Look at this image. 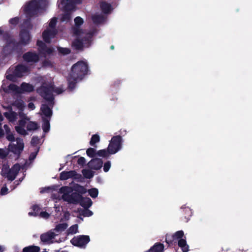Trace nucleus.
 Instances as JSON below:
<instances>
[{
  "label": "nucleus",
  "mask_w": 252,
  "mask_h": 252,
  "mask_svg": "<svg viewBox=\"0 0 252 252\" xmlns=\"http://www.w3.org/2000/svg\"><path fill=\"white\" fill-rule=\"evenodd\" d=\"M122 139L120 136L113 137L108 147V151L109 154H114L118 152L121 148Z\"/></svg>",
  "instance_id": "nucleus-12"
},
{
  "label": "nucleus",
  "mask_w": 252,
  "mask_h": 252,
  "mask_svg": "<svg viewBox=\"0 0 252 252\" xmlns=\"http://www.w3.org/2000/svg\"><path fill=\"white\" fill-rule=\"evenodd\" d=\"M111 49H114V46H113V45H112V46H111Z\"/></svg>",
  "instance_id": "nucleus-58"
},
{
  "label": "nucleus",
  "mask_w": 252,
  "mask_h": 252,
  "mask_svg": "<svg viewBox=\"0 0 252 252\" xmlns=\"http://www.w3.org/2000/svg\"><path fill=\"white\" fill-rule=\"evenodd\" d=\"M88 192L90 194V195L92 197V198H95L98 195V190L97 189H95V188H93L91 189H89L88 190Z\"/></svg>",
  "instance_id": "nucleus-37"
},
{
  "label": "nucleus",
  "mask_w": 252,
  "mask_h": 252,
  "mask_svg": "<svg viewBox=\"0 0 252 252\" xmlns=\"http://www.w3.org/2000/svg\"><path fill=\"white\" fill-rule=\"evenodd\" d=\"M86 153L89 157L91 158L94 157L95 154V150L92 148H89L87 150Z\"/></svg>",
  "instance_id": "nucleus-40"
},
{
  "label": "nucleus",
  "mask_w": 252,
  "mask_h": 252,
  "mask_svg": "<svg viewBox=\"0 0 252 252\" xmlns=\"http://www.w3.org/2000/svg\"><path fill=\"white\" fill-rule=\"evenodd\" d=\"M175 240H178V246L182 249L183 252L189 251V246L187 244L186 237L184 232L182 230L176 232L173 236Z\"/></svg>",
  "instance_id": "nucleus-13"
},
{
  "label": "nucleus",
  "mask_w": 252,
  "mask_h": 252,
  "mask_svg": "<svg viewBox=\"0 0 252 252\" xmlns=\"http://www.w3.org/2000/svg\"><path fill=\"white\" fill-rule=\"evenodd\" d=\"M20 169V166L18 164L14 165L10 169L8 166L4 165L1 170V175L6 177L8 180L13 181L15 179Z\"/></svg>",
  "instance_id": "nucleus-11"
},
{
  "label": "nucleus",
  "mask_w": 252,
  "mask_h": 252,
  "mask_svg": "<svg viewBox=\"0 0 252 252\" xmlns=\"http://www.w3.org/2000/svg\"><path fill=\"white\" fill-rule=\"evenodd\" d=\"M55 208L56 209V211H59V207H58L56 205H55Z\"/></svg>",
  "instance_id": "nucleus-57"
},
{
  "label": "nucleus",
  "mask_w": 252,
  "mask_h": 252,
  "mask_svg": "<svg viewBox=\"0 0 252 252\" xmlns=\"http://www.w3.org/2000/svg\"><path fill=\"white\" fill-rule=\"evenodd\" d=\"M19 21V19L18 18H14L10 20L9 22L10 24L12 25L16 24Z\"/></svg>",
  "instance_id": "nucleus-48"
},
{
  "label": "nucleus",
  "mask_w": 252,
  "mask_h": 252,
  "mask_svg": "<svg viewBox=\"0 0 252 252\" xmlns=\"http://www.w3.org/2000/svg\"><path fill=\"white\" fill-rule=\"evenodd\" d=\"M99 141V136L97 134H94L93 135L91 140L90 141V144L91 145H94L96 142H98Z\"/></svg>",
  "instance_id": "nucleus-39"
},
{
  "label": "nucleus",
  "mask_w": 252,
  "mask_h": 252,
  "mask_svg": "<svg viewBox=\"0 0 252 252\" xmlns=\"http://www.w3.org/2000/svg\"><path fill=\"white\" fill-rule=\"evenodd\" d=\"M12 106L13 107H16L20 111L19 113H23L22 111L24 110L25 104L23 100H17L13 103Z\"/></svg>",
  "instance_id": "nucleus-28"
},
{
  "label": "nucleus",
  "mask_w": 252,
  "mask_h": 252,
  "mask_svg": "<svg viewBox=\"0 0 252 252\" xmlns=\"http://www.w3.org/2000/svg\"><path fill=\"white\" fill-rule=\"evenodd\" d=\"M166 243H169V242L168 241L167 238L166 239Z\"/></svg>",
  "instance_id": "nucleus-60"
},
{
  "label": "nucleus",
  "mask_w": 252,
  "mask_h": 252,
  "mask_svg": "<svg viewBox=\"0 0 252 252\" xmlns=\"http://www.w3.org/2000/svg\"><path fill=\"white\" fill-rule=\"evenodd\" d=\"M86 162V159L83 157H80L78 159V163L80 165H83Z\"/></svg>",
  "instance_id": "nucleus-47"
},
{
  "label": "nucleus",
  "mask_w": 252,
  "mask_h": 252,
  "mask_svg": "<svg viewBox=\"0 0 252 252\" xmlns=\"http://www.w3.org/2000/svg\"><path fill=\"white\" fill-rule=\"evenodd\" d=\"M80 205L85 208H88L92 205V201L89 197L82 198L81 196V198L79 200Z\"/></svg>",
  "instance_id": "nucleus-23"
},
{
  "label": "nucleus",
  "mask_w": 252,
  "mask_h": 252,
  "mask_svg": "<svg viewBox=\"0 0 252 252\" xmlns=\"http://www.w3.org/2000/svg\"><path fill=\"white\" fill-rule=\"evenodd\" d=\"M23 59L28 63H35L38 61L39 57L34 53L28 52L24 55Z\"/></svg>",
  "instance_id": "nucleus-21"
},
{
  "label": "nucleus",
  "mask_w": 252,
  "mask_h": 252,
  "mask_svg": "<svg viewBox=\"0 0 252 252\" xmlns=\"http://www.w3.org/2000/svg\"><path fill=\"white\" fill-rule=\"evenodd\" d=\"M60 179L62 180H65L69 179V176H68V174H66L65 171H63L60 174Z\"/></svg>",
  "instance_id": "nucleus-43"
},
{
  "label": "nucleus",
  "mask_w": 252,
  "mask_h": 252,
  "mask_svg": "<svg viewBox=\"0 0 252 252\" xmlns=\"http://www.w3.org/2000/svg\"><path fill=\"white\" fill-rule=\"evenodd\" d=\"M34 89V86L32 85L26 83H23L20 87V93H24V92H31Z\"/></svg>",
  "instance_id": "nucleus-24"
},
{
  "label": "nucleus",
  "mask_w": 252,
  "mask_h": 252,
  "mask_svg": "<svg viewBox=\"0 0 252 252\" xmlns=\"http://www.w3.org/2000/svg\"><path fill=\"white\" fill-rule=\"evenodd\" d=\"M109 154V153L108 150L106 151V150H99L96 153V155H97L98 156L103 157H107L108 156Z\"/></svg>",
  "instance_id": "nucleus-38"
},
{
  "label": "nucleus",
  "mask_w": 252,
  "mask_h": 252,
  "mask_svg": "<svg viewBox=\"0 0 252 252\" xmlns=\"http://www.w3.org/2000/svg\"><path fill=\"white\" fill-rule=\"evenodd\" d=\"M67 224L65 223L59 224L56 225L55 228L54 229V231L59 233L64 230L67 227Z\"/></svg>",
  "instance_id": "nucleus-31"
},
{
  "label": "nucleus",
  "mask_w": 252,
  "mask_h": 252,
  "mask_svg": "<svg viewBox=\"0 0 252 252\" xmlns=\"http://www.w3.org/2000/svg\"><path fill=\"white\" fill-rule=\"evenodd\" d=\"M66 174H68V176L69 178L74 177L76 175V172L75 171H65Z\"/></svg>",
  "instance_id": "nucleus-45"
},
{
  "label": "nucleus",
  "mask_w": 252,
  "mask_h": 252,
  "mask_svg": "<svg viewBox=\"0 0 252 252\" xmlns=\"http://www.w3.org/2000/svg\"><path fill=\"white\" fill-rule=\"evenodd\" d=\"M58 51L63 55H66L70 53V50L66 48H58Z\"/></svg>",
  "instance_id": "nucleus-41"
},
{
  "label": "nucleus",
  "mask_w": 252,
  "mask_h": 252,
  "mask_svg": "<svg viewBox=\"0 0 252 252\" xmlns=\"http://www.w3.org/2000/svg\"><path fill=\"white\" fill-rule=\"evenodd\" d=\"M83 214L85 217H90L93 215V212L89 210H86L83 212Z\"/></svg>",
  "instance_id": "nucleus-46"
},
{
  "label": "nucleus",
  "mask_w": 252,
  "mask_h": 252,
  "mask_svg": "<svg viewBox=\"0 0 252 252\" xmlns=\"http://www.w3.org/2000/svg\"><path fill=\"white\" fill-rule=\"evenodd\" d=\"M8 154L7 151L6 150L0 149V158H3Z\"/></svg>",
  "instance_id": "nucleus-44"
},
{
  "label": "nucleus",
  "mask_w": 252,
  "mask_h": 252,
  "mask_svg": "<svg viewBox=\"0 0 252 252\" xmlns=\"http://www.w3.org/2000/svg\"><path fill=\"white\" fill-rule=\"evenodd\" d=\"M37 45L39 47V51L40 54H43L44 55H50L53 51V49L47 48L41 41H38Z\"/></svg>",
  "instance_id": "nucleus-19"
},
{
  "label": "nucleus",
  "mask_w": 252,
  "mask_h": 252,
  "mask_svg": "<svg viewBox=\"0 0 252 252\" xmlns=\"http://www.w3.org/2000/svg\"><path fill=\"white\" fill-rule=\"evenodd\" d=\"M40 248L37 246H31L25 248L23 249V252H38Z\"/></svg>",
  "instance_id": "nucleus-32"
},
{
  "label": "nucleus",
  "mask_w": 252,
  "mask_h": 252,
  "mask_svg": "<svg viewBox=\"0 0 252 252\" xmlns=\"http://www.w3.org/2000/svg\"><path fill=\"white\" fill-rule=\"evenodd\" d=\"M56 23V18H53L50 21L48 27L42 33L43 38L47 43H50L51 39L54 38L57 34V31L55 29Z\"/></svg>",
  "instance_id": "nucleus-10"
},
{
  "label": "nucleus",
  "mask_w": 252,
  "mask_h": 252,
  "mask_svg": "<svg viewBox=\"0 0 252 252\" xmlns=\"http://www.w3.org/2000/svg\"><path fill=\"white\" fill-rule=\"evenodd\" d=\"M57 234L52 231L44 233L41 236V240L43 242L51 243L53 242V239Z\"/></svg>",
  "instance_id": "nucleus-20"
},
{
  "label": "nucleus",
  "mask_w": 252,
  "mask_h": 252,
  "mask_svg": "<svg viewBox=\"0 0 252 252\" xmlns=\"http://www.w3.org/2000/svg\"><path fill=\"white\" fill-rule=\"evenodd\" d=\"M8 189L6 188V187H3L1 189V194L2 195H5L7 193Z\"/></svg>",
  "instance_id": "nucleus-51"
},
{
  "label": "nucleus",
  "mask_w": 252,
  "mask_h": 252,
  "mask_svg": "<svg viewBox=\"0 0 252 252\" xmlns=\"http://www.w3.org/2000/svg\"><path fill=\"white\" fill-rule=\"evenodd\" d=\"M39 81L41 82L42 85L37 90V93L48 101V105L50 106H52L54 104L53 102L54 99L53 93L60 94L63 92V89L62 88H57L54 89L51 81L46 82L44 78L40 77Z\"/></svg>",
  "instance_id": "nucleus-3"
},
{
  "label": "nucleus",
  "mask_w": 252,
  "mask_h": 252,
  "mask_svg": "<svg viewBox=\"0 0 252 252\" xmlns=\"http://www.w3.org/2000/svg\"><path fill=\"white\" fill-rule=\"evenodd\" d=\"M75 26L72 29L74 41L72 46L76 49H81L84 47L89 45L91 34L86 33L80 28L84 23L83 19L80 17H77L74 19Z\"/></svg>",
  "instance_id": "nucleus-1"
},
{
  "label": "nucleus",
  "mask_w": 252,
  "mask_h": 252,
  "mask_svg": "<svg viewBox=\"0 0 252 252\" xmlns=\"http://www.w3.org/2000/svg\"><path fill=\"white\" fill-rule=\"evenodd\" d=\"M4 115L10 122H14L16 121L17 119V114L12 110L5 112Z\"/></svg>",
  "instance_id": "nucleus-25"
},
{
  "label": "nucleus",
  "mask_w": 252,
  "mask_h": 252,
  "mask_svg": "<svg viewBox=\"0 0 252 252\" xmlns=\"http://www.w3.org/2000/svg\"><path fill=\"white\" fill-rule=\"evenodd\" d=\"M103 162L101 159L94 158L88 163V166L92 169L97 170L102 166Z\"/></svg>",
  "instance_id": "nucleus-22"
},
{
  "label": "nucleus",
  "mask_w": 252,
  "mask_h": 252,
  "mask_svg": "<svg viewBox=\"0 0 252 252\" xmlns=\"http://www.w3.org/2000/svg\"><path fill=\"white\" fill-rule=\"evenodd\" d=\"M4 135V132L2 128H0V137Z\"/></svg>",
  "instance_id": "nucleus-55"
},
{
  "label": "nucleus",
  "mask_w": 252,
  "mask_h": 252,
  "mask_svg": "<svg viewBox=\"0 0 252 252\" xmlns=\"http://www.w3.org/2000/svg\"><path fill=\"white\" fill-rule=\"evenodd\" d=\"M78 226L77 224H74L70 226L67 230L68 234H74L78 232Z\"/></svg>",
  "instance_id": "nucleus-35"
},
{
  "label": "nucleus",
  "mask_w": 252,
  "mask_h": 252,
  "mask_svg": "<svg viewBox=\"0 0 252 252\" xmlns=\"http://www.w3.org/2000/svg\"><path fill=\"white\" fill-rule=\"evenodd\" d=\"M77 190L80 193H84L86 192L87 190L86 189L83 188V187L79 186L77 189Z\"/></svg>",
  "instance_id": "nucleus-50"
},
{
  "label": "nucleus",
  "mask_w": 252,
  "mask_h": 252,
  "mask_svg": "<svg viewBox=\"0 0 252 252\" xmlns=\"http://www.w3.org/2000/svg\"><path fill=\"white\" fill-rule=\"evenodd\" d=\"M42 128L44 132H47L50 129V124L49 122L47 120H43V124L42 125Z\"/></svg>",
  "instance_id": "nucleus-36"
},
{
  "label": "nucleus",
  "mask_w": 252,
  "mask_h": 252,
  "mask_svg": "<svg viewBox=\"0 0 252 252\" xmlns=\"http://www.w3.org/2000/svg\"><path fill=\"white\" fill-rule=\"evenodd\" d=\"M4 129L5 131V132L7 134L6 139L10 141L14 142L15 138L13 134L10 132V128L7 125H5L3 126Z\"/></svg>",
  "instance_id": "nucleus-29"
},
{
  "label": "nucleus",
  "mask_w": 252,
  "mask_h": 252,
  "mask_svg": "<svg viewBox=\"0 0 252 252\" xmlns=\"http://www.w3.org/2000/svg\"><path fill=\"white\" fill-rule=\"evenodd\" d=\"M100 6L102 10L105 13H108L112 10L111 5L106 2H102Z\"/></svg>",
  "instance_id": "nucleus-30"
},
{
  "label": "nucleus",
  "mask_w": 252,
  "mask_h": 252,
  "mask_svg": "<svg viewBox=\"0 0 252 252\" xmlns=\"http://www.w3.org/2000/svg\"><path fill=\"white\" fill-rule=\"evenodd\" d=\"M30 71L29 67L25 65L20 64L15 67H11L6 73V78L9 80L14 81L16 77H21L27 75Z\"/></svg>",
  "instance_id": "nucleus-8"
},
{
  "label": "nucleus",
  "mask_w": 252,
  "mask_h": 252,
  "mask_svg": "<svg viewBox=\"0 0 252 252\" xmlns=\"http://www.w3.org/2000/svg\"><path fill=\"white\" fill-rule=\"evenodd\" d=\"M33 212H30L29 215L30 216H36L38 215L44 219H47L49 217V214L46 212H39V208L37 205H34L32 206Z\"/></svg>",
  "instance_id": "nucleus-18"
},
{
  "label": "nucleus",
  "mask_w": 252,
  "mask_h": 252,
  "mask_svg": "<svg viewBox=\"0 0 252 252\" xmlns=\"http://www.w3.org/2000/svg\"><path fill=\"white\" fill-rule=\"evenodd\" d=\"M20 120L19 121L18 125L15 126L16 131L19 134L26 135L28 134L27 131H33L37 129L39 126L38 124L35 122L30 121V119L23 113H19Z\"/></svg>",
  "instance_id": "nucleus-5"
},
{
  "label": "nucleus",
  "mask_w": 252,
  "mask_h": 252,
  "mask_svg": "<svg viewBox=\"0 0 252 252\" xmlns=\"http://www.w3.org/2000/svg\"><path fill=\"white\" fill-rule=\"evenodd\" d=\"M52 197L54 199H63L69 203L77 204L81 198V195L73 192L71 187L64 186L62 187L58 191L53 193Z\"/></svg>",
  "instance_id": "nucleus-4"
},
{
  "label": "nucleus",
  "mask_w": 252,
  "mask_h": 252,
  "mask_svg": "<svg viewBox=\"0 0 252 252\" xmlns=\"http://www.w3.org/2000/svg\"><path fill=\"white\" fill-rule=\"evenodd\" d=\"M47 5L46 0H32L24 6V12L28 17L37 16L42 12Z\"/></svg>",
  "instance_id": "nucleus-6"
},
{
  "label": "nucleus",
  "mask_w": 252,
  "mask_h": 252,
  "mask_svg": "<svg viewBox=\"0 0 252 252\" xmlns=\"http://www.w3.org/2000/svg\"><path fill=\"white\" fill-rule=\"evenodd\" d=\"M36 157V154L32 153L30 155V159L32 160L35 158Z\"/></svg>",
  "instance_id": "nucleus-54"
},
{
  "label": "nucleus",
  "mask_w": 252,
  "mask_h": 252,
  "mask_svg": "<svg viewBox=\"0 0 252 252\" xmlns=\"http://www.w3.org/2000/svg\"><path fill=\"white\" fill-rule=\"evenodd\" d=\"M89 71L88 64L84 61L78 62L74 64L68 77V87L73 89L75 84L80 80L88 73Z\"/></svg>",
  "instance_id": "nucleus-2"
},
{
  "label": "nucleus",
  "mask_w": 252,
  "mask_h": 252,
  "mask_svg": "<svg viewBox=\"0 0 252 252\" xmlns=\"http://www.w3.org/2000/svg\"><path fill=\"white\" fill-rule=\"evenodd\" d=\"M31 39L29 32L25 29H22L20 34L19 44L23 45L28 44Z\"/></svg>",
  "instance_id": "nucleus-17"
},
{
  "label": "nucleus",
  "mask_w": 252,
  "mask_h": 252,
  "mask_svg": "<svg viewBox=\"0 0 252 252\" xmlns=\"http://www.w3.org/2000/svg\"><path fill=\"white\" fill-rule=\"evenodd\" d=\"M16 144L14 143L10 144L8 148L10 151L15 154H19L23 151L24 147V144L22 139L18 138L16 139Z\"/></svg>",
  "instance_id": "nucleus-16"
},
{
  "label": "nucleus",
  "mask_w": 252,
  "mask_h": 252,
  "mask_svg": "<svg viewBox=\"0 0 252 252\" xmlns=\"http://www.w3.org/2000/svg\"><path fill=\"white\" fill-rule=\"evenodd\" d=\"M41 111L43 115L47 117H50L52 115V111L51 108L46 104H42L41 107Z\"/></svg>",
  "instance_id": "nucleus-27"
},
{
  "label": "nucleus",
  "mask_w": 252,
  "mask_h": 252,
  "mask_svg": "<svg viewBox=\"0 0 252 252\" xmlns=\"http://www.w3.org/2000/svg\"><path fill=\"white\" fill-rule=\"evenodd\" d=\"M93 21L94 23L99 24L104 21V18L101 15H94L92 17Z\"/></svg>",
  "instance_id": "nucleus-33"
},
{
  "label": "nucleus",
  "mask_w": 252,
  "mask_h": 252,
  "mask_svg": "<svg viewBox=\"0 0 252 252\" xmlns=\"http://www.w3.org/2000/svg\"><path fill=\"white\" fill-rule=\"evenodd\" d=\"M90 241V237L88 235H80L74 237L71 240V243L76 246L83 247L85 246Z\"/></svg>",
  "instance_id": "nucleus-15"
},
{
  "label": "nucleus",
  "mask_w": 252,
  "mask_h": 252,
  "mask_svg": "<svg viewBox=\"0 0 252 252\" xmlns=\"http://www.w3.org/2000/svg\"><path fill=\"white\" fill-rule=\"evenodd\" d=\"M35 108L34 104L32 102H30L28 104V108L30 110H33Z\"/></svg>",
  "instance_id": "nucleus-52"
},
{
  "label": "nucleus",
  "mask_w": 252,
  "mask_h": 252,
  "mask_svg": "<svg viewBox=\"0 0 252 252\" xmlns=\"http://www.w3.org/2000/svg\"><path fill=\"white\" fill-rule=\"evenodd\" d=\"M7 78L2 81V84L1 87L0 91H3L5 93L14 92L15 93H20V87L17 86L14 84H9Z\"/></svg>",
  "instance_id": "nucleus-14"
},
{
  "label": "nucleus",
  "mask_w": 252,
  "mask_h": 252,
  "mask_svg": "<svg viewBox=\"0 0 252 252\" xmlns=\"http://www.w3.org/2000/svg\"><path fill=\"white\" fill-rule=\"evenodd\" d=\"M5 248L3 246L0 245V252H3Z\"/></svg>",
  "instance_id": "nucleus-56"
},
{
  "label": "nucleus",
  "mask_w": 252,
  "mask_h": 252,
  "mask_svg": "<svg viewBox=\"0 0 252 252\" xmlns=\"http://www.w3.org/2000/svg\"><path fill=\"white\" fill-rule=\"evenodd\" d=\"M164 246L160 243L156 244L149 251L146 252H163Z\"/></svg>",
  "instance_id": "nucleus-26"
},
{
  "label": "nucleus",
  "mask_w": 252,
  "mask_h": 252,
  "mask_svg": "<svg viewBox=\"0 0 252 252\" xmlns=\"http://www.w3.org/2000/svg\"><path fill=\"white\" fill-rule=\"evenodd\" d=\"M111 167V162L109 161H107L104 163L103 166V170L104 172H108Z\"/></svg>",
  "instance_id": "nucleus-42"
},
{
  "label": "nucleus",
  "mask_w": 252,
  "mask_h": 252,
  "mask_svg": "<svg viewBox=\"0 0 252 252\" xmlns=\"http://www.w3.org/2000/svg\"><path fill=\"white\" fill-rule=\"evenodd\" d=\"M28 28H29V29H31V28H32V27L31 26V25H29V26Z\"/></svg>",
  "instance_id": "nucleus-59"
},
{
  "label": "nucleus",
  "mask_w": 252,
  "mask_h": 252,
  "mask_svg": "<svg viewBox=\"0 0 252 252\" xmlns=\"http://www.w3.org/2000/svg\"><path fill=\"white\" fill-rule=\"evenodd\" d=\"M70 216V214L68 212H65L64 213V217L65 220H68Z\"/></svg>",
  "instance_id": "nucleus-53"
},
{
  "label": "nucleus",
  "mask_w": 252,
  "mask_h": 252,
  "mask_svg": "<svg viewBox=\"0 0 252 252\" xmlns=\"http://www.w3.org/2000/svg\"><path fill=\"white\" fill-rule=\"evenodd\" d=\"M81 2L82 0H59L58 6L63 12L62 21H69L71 19V12L75 9V5Z\"/></svg>",
  "instance_id": "nucleus-7"
},
{
  "label": "nucleus",
  "mask_w": 252,
  "mask_h": 252,
  "mask_svg": "<svg viewBox=\"0 0 252 252\" xmlns=\"http://www.w3.org/2000/svg\"><path fill=\"white\" fill-rule=\"evenodd\" d=\"M82 174L84 176L88 179L92 178L94 176V173L92 171L89 169H84L82 170Z\"/></svg>",
  "instance_id": "nucleus-34"
},
{
  "label": "nucleus",
  "mask_w": 252,
  "mask_h": 252,
  "mask_svg": "<svg viewBox=\"0 0 252 252\" xmlns=\"http://www.w3.org/2000/svg\"><path fill=\"white\" fill-rule=\"evenodd\" d=\"M39 140V139L37 137H33L32 139L31 143L33 145L36 144Z\"/></svg>",
  "instance_id": "nucleus-49"
},
{
  "label": "nucleus",
  "mask_w": 252,
  "mask_h": 252,
  "mask_svg": "<svg viewBox=\"0 0 252 252\" xmlns=\"http://www.w3.org/2000/svg\"><path fill=\"white\" fill-rule=\"evenodd\" d=\"M0 46L2 47V54L3 55H7L9 54L13 48L15 46V43L12 38L8 37L6 38H4L0 30ZM6 62H3L0 61V66L5 63Z\"/></svg>",
  "instance_id": "nucleus-9"
}]
</instances>
